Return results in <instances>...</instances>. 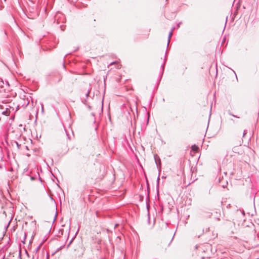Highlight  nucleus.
<instances>
[{
  "label": "nucleus",
  "instance_id": "1",
  "mask_svg": "<svg viewBox=\"0 0 259 259\" xmlns=\"http://www.w3.org/2000/svg\"><path fill=\"white\" fill-rule=\"evenodd\" d=\"M115 65V67L117 69H120L121 67V64L118 61H115L110 63L109 65Z\"/></svg>",
  "mask_w": 259,
  "mask_h": 259
},
{
  "label": "nucleus",
  "instance_id": "2",
  "mask_svg": "<svg viewBox=\"0 0 259 259\" xmlns=\"http://www.w3.org/2000/svg\"><path fill=\"white\" fill-rule=\"evenodd\" d=\"M191 149H192V151H193L194 153H196L198 152L199 147L197 146L194 145L192 146Z\"/></svg>",
  "mask_w": 259,
  "mask_h": 259
}]
</instances>
